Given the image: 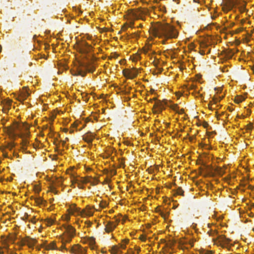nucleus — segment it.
<instances>
[{"instance_id": "obj_1", "label": "nucleus", "mask_w": 254, "mask_h": 254, "mask_svg": "<svg viewBox=\"0 0 254 254\" xmlns=\"http://www.w3.org/2000/svg\"><path fill=\"white\" fill-rule=\"evenodd\" d=\"M150 30L156 37L164 38L166 40L177 37L178 32L172 25L167 23L157 22L152 25Z\"/></svg>"}, {"instance_id": "obj_2", "label": "nucleus", "mask_w": 254, "mask_h": 254, "mask_svg": "<svg viewBox=\"0 0 254 254\" xmlns=\"http://www.w3.org/2000/svg\"><path fill=\"white\" fill-rule=\"evenodd\" d=\"M65 232L66 233V235L63 239V246L61 247V249H66L64 247V244L66 243H69L72 237H74L75 233V230L71 225H65L64 226Z\"/></svg>"}, {"instance_id": "obj_3", "label": "nucleus", "mask_w": 254, "mask_h": 254, "mask_svg": "<svg viewBox=\"0 0 254 254\" xmlns=\"http://www.w3.org/2000/svg\"><path fill=\"white\" fill-rule=\"evenodd\" d=\"M214 243L223 248H228L231 246L230 243L231 241L229 238H227L224 235H218L216 239H213Z\"/></svg>"}, {"instance_id": "obj_4", "label": "nucleus", "mask_w": 254, "mask_h": 254, "mask_svg": "<svg viewBox=\"0 0 254 254\" xmlns=\"http://www.w3.org/2000/svg\"><path fill=\"white\" fill-rule=\"evenodd\" d=\"M86 69V71H84L80 68H78L77 71L75 72V73H73L72 74L73 75H81L82 77L85 76L86 74V71H88L89 72H93L95 70V67L94 65H89L86 64L85 65H82Z\"/></svg>"}, {"instance_id": "obj_5", "label": "nucleus", "mask_w": 254, "mask_h": 254, "mask_svg": "<svg viewBox=\"0 0 254 254\" xmlns=\"http://www.w3.org/2000/svg\"><path fill=\"white\" fill-rule=\"evenodd\" d=\"M69 251L75 254H86V250L79 245L73 246Z\"/></svg>"}, {"instance_id": "obj_6", "label": "nucleus", "mask_w": 254, "mask_h": 254, "mask_svg": "<svg viewBox=\"0 0 254 254\" xmlns=\"http://www.w3.org/2000/svg\"><path fill=\"white\" fill-rule=\"evenodd\" d=\"M120 222L119 219H116V223L113 222H108L105 227V231L107 233H110L113 231L117 226L118 223Z\"/></svg>"}, {"instance_id": "obj_7", "label": "nucleus", "mask_w": 254, "mask_h": 254, "mask_svg": "<svg viewBox=\"0 0 254 254\" xmlns=\"http://www.w3.org/2000/svg\"><path fill=\"white\" fill-rule=\"evenodd\" d=\"M92 47L91 45H89L87 42H84L81 43L80 45V50L81 52L83 53H89Z\"/></svg>"}, {"instance_id": "obj_8", "label": "nucleus", "mask_w": 254, "mask_h": 254, "mask_svg": "<svg viewBox=\"0 0 254 254\" xmlns=\"http://www.w3.org/2000/svg\"><path fill=\"white\" fill-rule=\"evenodd\" d=\"M20 125L15 123L12 126L9 127V128L7 129V131L8 133L11 135H15L16 133L15 131L16 130L19 129Z\"/></svg>"}, {"instance_id": "obj_9", "label": "nucleus", "mask_w": 254, "mask_h": 254, "mask_svg": "<svg viewBox=\"0 0 254 254\" xmlns=\"http://www.w3.org/2000/svg\"><path fill=\"white\" fill-rule=\"evenodd\" d=\"M144 11L141 8H139L135 11H132L131 12V15L135 19H142V15Z\"/></svg>"}, {"instance_id": "obj_10", "label": "nucleus", "mask_w": 254, "mask_h": 254, "mask_svg": "<svg viewBox=\"0 0 254 254\" xmlns=\"http://www.w3.org/2000/svg\"><path fill=\"white\" fill-rule=\"evenodd\" d=\"M29 95L30 94L28 93V91L24 88L20 95L19 96L18 100L20 101H24L27 99Z\"/></svg>"}, {"instance_id": "obj_11", "label": "nucleus", "mask_w": 254, "mask_h": 254, "mask_svg": "<svg viewBox=\"0 0 254 254\" xmlns=\"http://www.w3.org/2000/svg\"><path fill=\"white\" fill-rule=\"evenodd\" d=\"M94 137V135H93L91 132H89L84 135L83 137V139L87 143H91Z\"/></svg>"}, {"instance_id": "obj_12", "label": "nucleus", "mask_w": 254, "mask_h": 254, "mask_svg": "<svg viewBox=\"0 0 254 254\" xmlns=\"http://www.w3.org/2000/svg\"><path fill=\"white\" fill-rule=\"evenodd\" d=\"M69 210L71 211L70 213L72 214H73L74 213H77L78 215H81L82 210L81 211L80 208L77 207L74 204L70 206Z\"/></svg>"}, {"instance_id": "obj_13", "label": "nucleus", "mask_w": 254, "mask_h": 254, "mask_svg": "<svg viewBox=\"0 0 254 254\" xmlns=\"http://www.w3.org/2000/svg\"><path fill=\"white\" fill-rule=\"evenodd\" d=\"M86 209L87 210H85L84 209L82 210V214L81 216H92L93 214V212L92 211H91V208L89 206H86Z\"/></svg>"}, {"instance_id": "obj_14", "label": "nucleus", "mask_w": 254, "mask_h": 254, "mask_svg": "<svg viewBox=\"0 0 254 254\" xmlns=\"http://www.w3.org/2000/svg\"><path fill=\"white\" fill-rule=\"evenodd\" d=\"M36 242L37 241L32 238H28L25 241V243L30 248L33 247Z\"/></svg>"}, {"instance_id": "obj_15", "label": "nucleus", "mask_w": 254, "mask_h": 254, "mask_svg": "<svg viewBox=\"0 0 254 254\" xmlns=\"http://www.w3.org/2000/svg\"><path fill=\"white\" fill-rule=\"evenodd\" d=\"M45 249L46 250H55L57 249L56 243L54 242H52L48 245H45Z\"/></svg>"}, {"instance_id": "obj_16", "label": "nucleus", "mask_w": 254, "mask_h": 254, "mask_svg": "<svg viewBox=\"0 0 254 254\" xmlns=\"http://www.w3.org/2000/svg\"><path fill=\"white\" fill-rule=\"evenodd\" d=\"M129 72L130 79L135 78L138 73V70L135 68H132V69H129Z\"/></svg>"}, {"instance_id": "obj_17", "label": "nucleus", "mask_w": 254, "mask_h": 254, "mask_svg": "<svg viewBox=\"0 0 254 254\" xmlns=\"http://www.w3.org/2000/svg\"><path fill=\"white\" fill-rule=\"evenodd\" d=\"M240 4L238 0H228V5L229 8H232L233 6L236 5Z\"/></svg>"}, {"instance_id": "obj_18", "label": "nucleus", "mask_w": 254, "mask_h": 254, "mask_svg": "<svg viewBox=\"0 0 254 254\" xmlns=\"http://www.w3.org/2000/svg\"><path fill=\"white\" fill-rule=\"evenodd\" d=\"M11 104V101L10 100H8L6 101V104L3 108V112L4 113H6L9 109Z\"/></svg>"}, {"instance_id": "obj_19", "label": "nucleus", "mask_w": 254, "mask_h": 254, "mask_svg": "<svg viewBox=\"0 0 254 254\" xmlns=\"http://www.w3.org/2000/svg\"><path fill=\"white\" fill-rule=\"evenodd\" d=\"M245 99V98L243 96H237L235 98V102L237 103H239L244 101Z\"/></svg>"}, {"instance_id": "obj_20", "label": "nucleus", "mask_w": 254, "mask_h": 254, "mask_svg": "<svg viewBox=\"0 0 254 254\" xmlns=\"http://www.w3.org/2000/svg\"><path fill=\"white\" fill-rule=\"evenodd\" d=\"M176 193L178 195H181L182 196L184 195V191L182 190V189L180 187L178 188L176 191Z\"/></svg>"}, {"instance_id": "obj_21", "label": "nucleus", "mask_w": 254, "mask_h": 254, "mask_svg": "<svg viewBox=\"0 0 254 254\" xmlns=\"http://www.w3.org/2000/svg\"><path fill=\"white\" fill-rule=\"evenodd\" d=\"M130 72L129 69H126L123 70L124 75L129 78H130Z\"/></svg>"}, {"instance_id": "obj_22", "label": "nucleus", "mask_w": 254, "mask_h": 254, "mask_svg": "<svg viewBox=\"0 0 254 254\" xmlns=\"http://www.w3.org/2000/svg\"><path fill=\"white\" fill-rule=\"evenodd\" d=\"M46 221L47 222V224L48 226H51L54 223V220L51 218H48L46 220Z\"/></svg>"}, {"instance_id": "obj_23", "label": "nucleus", "mask_w": 254, "mask_h": 254, "mask_svg": "<svg viewBox=\"0 0 254 254\" xmlns=\"http://www.w3.org/2000/svg\"><path fill=\"white\" fill-rule=\"evenodd\" d=\"M43 201V200L40 197L35 198V202L38 205L41 204Z\"/></svg>"}, {"instance_id": "obj_24", "label": "nucleus", "mask_w": 254, "mask_h": 254, "mask_svg": "<svg viewBox=\"0 0 254 254\" xmlns=\"http://www.w3.org/2000/svg\"><path fill=\"white\" fill-rule=\"evenodd\" d=\"M246 3L243 1L241 6V9L242 11H245L246 10Z\"/></svg>"}, {"instance_id": "obj_25", "label": "nucleus", "mask_w": 254, "mask_h": 254, "mask_svg": "<svg viewBox=\"0 0 254 254\" xmlns=\"http://www.w3.org/2000/svg\"><path fill=\"white\" fill-rule=\"evenodd\" d=\"M89 182H90V178L89 177H87V178H84L81 181V182L82 183H85V184L87 183H88Z\"/></svg>"}, {"instance_id": "obj_26", "label": "nucleus", "mask_w": 254, "mask_h": 254, "mask_svg": "<svg viewBox=\"0 0 254 254\" xmlns=\"http://www.w3.org/2000/svg\"><path fill=\"white\" fill-rule=\"evenodd\" d=\"M2 245H3V248L6 250L8 249V245L7 244L5 240L3 241L2 242Z\"/></svg>"}, {"instance_id": "obj_27", "label": "nucleus", "mask_w": 254, "mask_h": 254, "mask_svg": "<svg viewBox=\"0 0 254 254\" xmlns=\"http://www.w3.org/2000/svg\"><path fill=\"white\" fill-rule=\"evenodd\" d=\"M100 205L101 207L104 208L107 205V203L106 202L102 201V202H101Z\"/></svg>"}, {"instance_id": "obj_28", "label": "nucleus", "mask_w": 254, "mask_h": 254, "mask_svg": "<svg viewBox=\"0 0 254 254\" xmlns=\"http://www.w3.org/2000/svg\"><path fill=\"white\" fill-rule=\"evenodd\" d=\"M28 143V141L26 139H23L22 141V145L23 146H25L27 145Z\"/></svg>"}, {"instance_id": "obj_29", "label": "nucleus", "mask_w": 254, "mask_h": 254, "mask_svg": "<svg viewBox=\"0 0 254 254\" xmlns=\"http://www.w3.org/2000/svg\"><path fill=\"white\" fill-rule=\"evenodd\" d=\"M95 239L94 238H91L90 241V244L93 245L95 244Z\"/></svg>"}, {"instance_id": "obj_30", "label": "nucleus", "mask_w": 254, "mask_h": 254, "mask_svg": "<svg viewBox=\"0 0 254 254\" xmlns=\"http://www.w3.org/2000/svg\"><path fill=\"white\" fill-rule=\"evenodd\" d=\"M218 172L221 175H223L225 173V172L221 168L219 169V171H218Z\"/></svg>"}, {"instance_id": "obj_31", "label": "nucleus", "mask_w": 254, "mask_h": 254, "mask_svg": "<svg viewBox=\"0 0 254 254\" xmlns=\"http://www.w3.org/2000/svg\"><path fill=\"white\" fill-rule=\"evenodd\" d=\"M78 188L80 189H84V186L81 185L80 183H78Z\"/></svg>"}, {"instance_id": "obj_32", "label": "nucleus", "mask_w": 254, "mask_h": 254, "mask_svg": "<svg viewBox=\"0 0 254 254\" xmlns=\"http://www.w3.org/2000/svg\"><path fill=\"white\" fill-rule=\"evenodd\" d=\"M201 47L203 48H206L207 47V45L205 43H201L200 45Z\"/></svg>"}, {"instance_id": "obj_33", "label": "nucleus", "mask_w": 254, "mask_h": 254, "mask_svg": "<svg viewBox=\"0 0 254 254\" xmlns=\"http://www.w3.org/2000/svg\"><path fill=\"white\" fill-rule=\"evenodd\" d=\"M14 147V144L12 143H11L10 144L8 145V148L10 149H11Z\"/></svg>"}, {"instance_id": "obj_34", "label": "nucleus", "mask_w": 254, "mask_h": 254, "mask_svg": "<svg viewBox=\"0 0 254 254\" xmlns=\"http://www.w3.org/2000/svg\"><path fill=\"white\" fill-rule=\"evenodd\" d=\"M71 182H72V184H75V183H77L78 184V180H76V179H73V180H72Z\"/></svg>"}, {"instance_id": "obj_35", "label": "nucleus", "mask_w": 254, "mask_h": 254, "mask_svg": "<svg viewBox=\"0 0 254 254\" xmlns=\"http://www.w3.org/2000/svg\"><path fill=\"white\" fill-rule=\"evenodd\" d=\"M208 126V125L207 123H206V122H204L203 125V126L204 127H207Z\"/></svg>"}, {"instance_id": "obj_36", "label": "nucleus", "mask_w": 254, "mask_h": 254, "mask_svg": "<svg viewBox=\"0 0 254 254\" xmlns=\"http://www.w3.org/2000/svg\"><path fill=\"white\" fill-rule=\"evenodd\" d=\"M200 53L202 55H204L205 54V51L204 50H201L200 51Z\"/></svg>"}, {"instance_id": "obj_37", "label": "nucleus", "mask_w": 254, "mask_h": 254, "mask_svg": "<svg viewBox=\"0 0 254 254\" xmlns=\"http://www.w3.org/2000/svg\"><path fill=\"white\" fill-rule=\"evenodd\" d=\"M141 240L143 241H145V240H146V238L144 236H142L141 237Z\"/></svg>"}, {"instance_id": "obj_38", "label": "nucleus", "mask_w": 254, "mask_h": 254, "mask_svg": "<svg viewBox=\"0 0 254 254\" xmlns=\"http://www.w3.org/2000/svg\"><path fill=\"white\" fill-rule=\"evenodd\" d=\"M114 254H118V251L117 249H115V252L114 253Z\"/></svg>"}, {"instance_id": "obj_39", "label": "nucleus", "mask_w": 254, "mask_h": 254, "mask_svg": "<svg viewBox=\"0 0 254 254\" xmlns=\"http://www.w3.org/2000/svg\"><path fill=\"white\" fill-rule=\"evenodd\" d=\"M3 251L2 250V248H0V254H3Z\"/></svg>"}, {"instance_id": "obj_40", "label": "nucleus", "mask_w": 254, "mask_h": 254, "mask_svg": "<svg viewBox=\"0 0 254 254\" xmlns=\"http://www.w3.org/2000/svg\"><path fill=\"white\" fill-rule=\"evenodd\" d=\"M228 110L230 112H232L233 111V109L232 108H230V107H228Z\"/></svg>"}, {"instance_id": "obj_41", "label": "nucleus", "mask_w": 254, "mask_h": 254, "mask_svg": "<svg viewBox=\"0 0 254 254\" xmlns=\"http://www.w3.org/2000/svg\"><path fill=\"white\" fill-rule=\"evenodd\" d=\"M153 64L155 66L157 67V63L155 62H153Z\"/></svg>"}, {"instance_id": "obj_42", "label": "nucleus", "mask_w": 254, "mask_h": 254, "mask_svg": "<svg viewBox=\"0 0 254 254\" xmlns=\"http://www.w3.org/2000/svg\"><path fill=\"white\" fill-rule=\"evenodd\" d=\"M121 247H122V249H125L126 248V246L124 245H122L121 246Z\"/></svg>"}, {"instance_id": "obj_43", "label": "nucleus", "mask_w": 254, "mask_h": 254, "mask_svg": "<svg viewBox=\"0 0 254 254\" xmlns=\"http://www.w3.org/2000/svg\"><path fill=\"white\" fill-rule=\"evenodd\" d=\"M183 112H184V110H183V109H181V111H180V112H179V113L180 114H182V113H183Z\"/></svg>"}, {"instance_id": "obj_44", "label": "nucleus", "mask_w": 254, "mask_h": 254, "mask_svg": "<svg viewBox=\"0 0 254 254\" xmlns=\"http://www.w3.org/2000/svg\"><path fill=\"white\" fill-rule=\"evenodd\" d=\"M154 106H155L156 107H158L159 106V103H156Z\"/></svg>"}, {"instance_id": "obj_45", "label": "nucleus", "mask_w": 254, "mask_h": 254, "mask_svg": "<svg viewBox=\"0 0 254 254\" xmlns=\"http://www.w3.org/2000/svg\"><path fill=\"white\" fill-rule=\"evenodd\" d=\"M133 35H134V37H137L138 35L137 34L134 33Z\"/></svg>"}, {"instance_id": "obj_46", "label": "nucleus", "mask_w": 254, "mask_h": 254, "mask_svg": "<svg viewBox=\"0 0 254 254\" xmlns=\"http://www.w3.org/2000/svg\"><path fill=\"white\" fill-rule=\"evenodd\" d=\"M74 184H72H72H71V187H73V188H74V187H75V186H74Z\"/></svg>"}, {"instance_id": "obj_47", "label": "nucleus", "mask_w": 254, "mask_h": 254, "mask_svg": "<svg viewBox=\"0 0 254 254\" xmlns=\"http://www.w3.org/2000/svg\"><path fill=\"white\" fill-rule=\"evenodd\" d=\"M208 233H209V235H212L211 234V231H210V232L209 231Z\"/></svg>"}, {"instance_id": "obj_48", "label": "nucleus", "mask_w": 254, "mask_h": 254, "mask_svg": "<svg viewBox=\"0 0 254 254\" xmlns=\"http://www.w3.org/2000/svg\"><path fill=\"white\" fill-rule=\"evenodd\" d=\"M1 46L0 45V52H1Z\"/></svg>"}, {"instance_id": "obj_49", "label": "nucleus", "mask_w": 254, "mask_h": 254, "mask_svg": "<svg viewBox=\"0 0 254 254\" xmlns=\"http://www.w3.org/2000/svg\"><path fill=\"white\" fill-rule=\"evenodd\" d=\"M131 25L130 26L131 27L132 26H133V22H132V23H131Z\"/></svg>"}, {"instance_id": "obj_50", "label": "nucleus", "mask_w": 254, "mask_h": 254, "mask_svg": "<svg viewBox=\"0 0 254 254\" xmlns=\"http://www.w3.org/2000/svg\"><path fill=\"white\" fill-rule=\"evenodd\" d=\"M64 144H65V141H63V145H64Z\"/></svg>"}, {"instance_id": "obj_51", "label": "nucleus", "mask_w": 254, "mask_h": 254, "mask_svg": "<svg viewBox=\"0 0 254 254\" xmlns=\"http://www.w3.org/2000/svg\"><path fill=\"white\" fill-rule=\"evenodd\" d=\"M140 251V249L139 248H137V251Z\"/></svg>"}, {"instance_id": "obj_52", "label": "nucleus", "mask_w": 254, "mask_h": 254, "mask_svg": "<svg viewBox=\"0 0 254 254\" xmlns=\"http://www.w3.org/2000/svg\"><path fill=\"white\" fill-rule=\"evenodd\" d=\"M161 214L162 216H164L163 215V213L162 212H161Z\"/></svg>"}, {"instance_id": "obj_53", "label": "nucleus", "mask_w": 254, "mask_h": 254, "mask_svg": "<svg viewBox=\"0 0 254 254\" xmlns=\"http://www.w3.org/2000/svg\"><path fill=\"white\" fill-rule=\"evenodd\" d=\"M131 254H134V252H131Z\"/></svg>"}, {"instance_id": "obj_54", "label": "nucleus", "mask_w": 254, "mask_h": 254, "mask_svg": "<svg viewBox=\"0 0 254 254\" xmlns=\"http://www.w3.org/2000/svg\"><path fill=\"white\" fill-rule=\"evenodd\" d=\"M44 58H45L46 59H47L46 57H45V55H44Z\"/></svg>"}, {"instance_id": "obj_55", "label": "nucleus", "mask_w": 254, "mask_h": 254, "mask_svg": "<svg viewBox=\"0 0 254 254\" xmlns=\"http://www.w3.org/2000/svg\"><path fill=\"white\" fill-rule=\"evenodd\" d=\"M155 98H153V100H155ZM152 99H150V101H152Z\"/></svg>"}, {"instance_id": "obj_56", "label": "nucleus", "mask_w": 254, "mask_h": 254, "mask_svg": "<svg viewBox=\"0 0 254 254\" xmlns=\"http://www.w3.org/2000/svg\"><path fill=\"white\" fill-rule=\"evenodd\" d=\"M144 53H147V51H144Z\"/></svg>"}, {"instance_id": "obj_57", "label": "nucleus", "mask_w": 254, "mask_h": 254, "mask_svg": "<svg viewBox=\"0 0 254 254\" xmlns=\"http://www.w3.org/2000/svg\"><path fill=\"white\" fill-rule=\"evenodd\" d=\"M140 27H142V25L141 24H140Z\"/></svg>"}, {"instance_id": "obj_58", "label": "nucleus", "mask_w": 254, "mask_h": 254, "mask_svg": "<svg viewBox=\"0 0 254 254\" xmlns=\"http://www.w3.org/2000/svg\"><path fill=\"white\" fill-rule=\"evenodd\" d=\"M253 230H254V228H253Z\"/></svg>"}, {"instance_id": "obj_59", "label": "nucleus", "mask_w": 254, "mask_h": 254, "mask_svg": "<svg viewBox=\"0 0 254 254\" xmlns=\"http://www.w3.org/2000/svg\"><path fill=\"white\" fill-rule=\"evenodd\" d=\"M253 70H254V69Z\"/></svg>"}]
</instances>
